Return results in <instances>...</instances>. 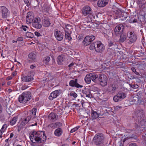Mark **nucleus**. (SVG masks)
<instances>
[{"mask_svg":"<svg viewBox=\"0 0 146 146\" xmlns=\"http://www.w3.org/2000/svg\"><path fill=\"white\" fill-rule=\"evenodd\" d=\"M28 57L32 59L33 61H35V60L36 56L35 54L33 52H32L28 55Z\"/></svg>","mask_w":146,"mask_h":146,"instance_id":"33","label":"nucleus"},{"mask_svg":"<svg viewBox=\"0 0 146 146\" xmlns=\"http://www.w3.org/2000/svg\"><path fill=\"white\" fill-rule=\"evenodd\" d=\"M65 58H64V56L63 55L59 56L57 58V62L58 64L59 65H62L63 64Z\"/></svg>","mask_w":146,"mask_h":146,"instance_id":"24","label":"nucleus"},{"mask_svg":"<svg viewBox=\"0 0 146 146\" xmlns=\"http://www.w3.org/2000/svg\"><path fill=\"white\" fill-rule=\"evenodd\" d=\"M138 122L140 123V126H146V120L144 119V118L141 119V120H138Z\"/></svg>","mask_w":146,"mask_h":146,"instance_id":"34","label":"nucleus"},{"mask_svg":"<svg viewBox=\"0 0 146 146\" xmlns=\"http://www.w3.org/2000/svg\"><path fill=\"white\" fill-rule=\"evenodd\" d=\"M109 1V0H98V6L99 7H103L108 4Z\"/></svg>","mask_w":146,"mask_h":146,"instance_id":"20","label":"nucleus"},{"mask_svg":"<svg viewBox=\"0 0 146 146\" xmlns=\"http://www.w3.org/2000/svg\"><path fill=\"white\" fill-rule=\"evenodd\" d=\"M123 26L121 24L116 26L115 28L114 34L116 36H118L122 33L123 29H124Z\"/></svg>","mask_w":146,"mask_h":146,"instance_id":"10","label":"nucleus"},{"mask_svg":"<svg viewBox=\"0 0 146 146\" xmlns=\"http://www.w3.org/2000/svg\"><path fill=\"white\" fill-rule=\"evenodd\" d=\"M74 63L73 62H72V63H71V64H70L69 65H68V66L69 67H70L72 66H73L74 65Z\"/></svg>","mask_w":146,"mask_h":146,"instance_id":"63","label":"nucleus"},{"mask_svg":"<svg viewBox=\"0 0 146 146\" xmlns=\"http://www.w3.org/2000/svg\"><path fill=\"white\" fill-rule=\"evenodd\" d=\"M120 37L119 40V41L120 42H124L127 38V36L125 34L122 33L120 35Z\"/></svg>","mask_w":146,"mask_h":146,"instance_id":"28","label":"nucleus"},{"mask_svg":"<svg viewBox=\"0 0 146 146\" xmlns=\"http://www.w3.org/2000/svg\"><path fill=\"white\" fill-rule=\"evenodd\" d=\"M95 36L91 35L86 36L83 41V43L86 46L90 44L91 42L95 40Z\"/></svg>","mask_w":146,"mask_h":146,"instance_id":"7","label":"nucleus"},{"mask_svg":"<svg viewBox=\"0 0 146 146\" xmlns=\"http://www.w3.org/2000/svg\"><path fill=\"white\" fill-rule=\"evenodd\" d=\"M114 53V52L113 50L111 51H110V50H108L107 54L108 55V56H110L112 55Z\"/></svg>","mask_w":146,"mask_h":146,"instance_id":"45","label":"nucleus"},{"mask_svg":"<svg viewBox=\"0 0 146 146\" xmlns=\"http://www.w3.org/2000/svg\"><path fill=\"white\" fill-rule=\"evenodd\" d=\"M108 45L109 47L114 46H115V43L113 41L109 40Z\"/></svg>","mask_w":146,"mask_h":146,"instance_id":"41","label":"nucleus"},{"mask_svg":"<svg viewBox=\"0 0 146 146\" xmlns=\"http://www.w3.org/2000/svg\"><path fill=\"white\" fill-rule=\"evenodd\" d=\"M127 17V15L126 13H121L119 17L122 20H125Z\"/></svg>","mask_w":146,"mask_h":146,"instance_id":"37","label":"nucleus"},{"mask_svg":"<svg viewBox=\"0 0 146 146\" xmlns=\"http://www.w3.org/2000/svg\"><path fill=\"white\" fill-rule=\"evenodd\" d=\"M48 117L50 120L56 119L57 117L56 114L54 113H51L48 115Z\"/></svg>","mask_w":146,"mask_h":146,"instance_id":"30","label":"nucleus"},{"mask_svg":"<svg viewBox=\"0 0 146 146\" xmlns=\"http://www.w3.org/2000/svg\"><path fill=\"white\" fill-rule=\"evenodd\" d=\"M90 50L94 49L95 51L98 53H102L105 49L104 45L100 41L95 42L92 43L90 46Z\"/></svg>","mask_w":146,"mask_h":146,"instance_id":"3","label":"nucleus"},{"mask_svg":"<svg viewBox=\"0 0 146 146\" xmlns=\"http://www.w3.org/2000/svg\"><path fill=\"white\" fill-rule=\"evenodd\" d=\"M131 70L132 71L134 72L135 74H136L137 75H139V72H137L135 68L134 67H132L131 68Z\"/></svg>","mask_w":146,"mask_h":146,"instance_id":"47","label":"nucleus"},{"mask_svg":"<svg viewBox=\"0 0 146 146\" xmlns=\"http://www.w3.org/2000/svg\"><path fill=\"white\" fill-rule=\"evenodd\" d=\"M54 35L58 40L61 41L63 39L64 35L60 31H55L54 33Z\"/></svg>","mask_w":146,"mask_h":146,"instance_id":"19","label":"nucleus"},{"mask_svg":"<svg viewBox=\"0 0 146 146\" xmlns=\"http://www.w3.org/2000/svg\"><path fill=\"white\" fill-rule=\"evenodd\" d=\"M84 94L85 95L86 97L89 98H91L93 97L90 92L88 90L87 91H86L84 93Z\"/></svg>","mask_w":146,"mask_h":146,"instance_id":"38","label":"nucleus"},{"mask_svg":"<svg viewBox=\"0 0 146 146\" xmlns=\"http://www.w3.org/2000/svg\"><path fill=\"white\" fill-rule=\"evenodd\" d=\"M117 94L120 100L124 98L126 96V94L125 93L121 92H119Z\"/></svg>","mask_w":146,"mask_h":146,"instance_id":"32","label":"nucleus"},{"mask_svg":"<svg viewBox=\"0 0 146 146\" xmlns=\"http://www.w3.org/2000/svg\"><path fill=\"white\" fill-rule=\"evenodd\" d=\"M92 111L91 114L92 119H94L98 118L99 117L98 114L96 111H94L93 110Z\"/></svg>","mask_w":146,"mask_h":146,"instance_id":"35","label":"nucleus"},{"mask_svg":"<svg viewBox=\"0 0 146 146\" xmlns=\"http://www.w3.org/2000/svg\"><path fill=\"white\" fill-rule=\"evenodd\" d=\"M37 109L36 108H33L30 111V116L32 117V119L35 118V115L36 114Z\"/></svg>","mask_w":146,"mask_h":146,"instance_id":"29","label":"nucleus"},{"mask_svg":"<svg viewBox=\"0 0 146 146\" xmlns=\"http://www.w3.org/2000/svg\"><path fill=\"white\" fill-rule=\"evenodd\" d=\"M143 138H144V139H146V132L145 133H143Z\"/></svg>","mask_w":146,"mask_h":146,"instance_id":"58","label":"nucleus"},{"mask_svg":"<svg viewBox=\"0 0 146 146\" xmlns=\"http://www.w3.org/2000/svg\"><path fill=\"white\" fill-rule=\"evenodd\" d=\"M31 118V117L30 116H28L24 120H23L21 122L20 125L19 127H20V129L23 127L25 125L29 122Z\"/></svg>","mask_w":146,"mask_h":146,"instance_id":"22","label":"nucleus"},{"mask_svg":"<svg viewBox=\"0 0 146 146\" xmlns=\"http://www.w3.org/2000/svg\"><path fill=\"white\" fill-rule=\"evenodd\" d=\"M130 86L134 89L137 88H138V86L137 84H132L131 85V84H130Z\"/></svg>","mask_w":146,"mask_h":146,"instance_id":"51","label":"nucleus"},{"mask_svg":"<svg viewBox=\"0 0 146 146\" xmlns=\"http://www.w3.org/2000/svg\"><path fill=\"white\" fill-rule=\"evenodd\" d=\"M78 79H76L74 80H70L69 83V85L72 87H76L77 88H82L83 86L79 84L78 82Z\"/></svg>","mask_w":146,"mask_h":146,"instance_id":"17","label":"nucleus"},{"mask_svg":"<svg viewBox=\"0 0 146 146\" xmlns=\"http://www.w3.org/2000/svg\"><path fill=\"white\" fill-rule=\"evenodd\" d=\"M79 128V127H74V128L72 129L70 131L71 133H73L75 132V131L77 130Z\"/></svg>","mask_w":146,"mask_h":146,"instance_id":"50","label":"nucleus"},{"mask_svg":"<svg viewBox=\"0 0 146 146\" xmlns=\"http://www.w3.org/2000/svg\"><path fill=\"white\" fill-rule=\"evenodd\" d=\"M50 60V57L49 56H46L44 58V63L47 64Z\"/></svg>","mask_w":146,"mask_h":146,"instance_id":"40","label":"nucleus"},{"mask_svg":"<svg viewBox=\"0 0 146 146\" xmlns=\"http://www.w3.org/2000/svg\"><path fill=\"white\" fill-rule=\"evenodd\" d=\"M144 139V141L143 142V144L144 145L146 146V139Z\"/></svg>","mask_w":146,"mask_h":146,"instance_id":"61","label":"nucleus"},{"mask_svg":"<svg viewBox=\"0 0 146 146\" xmlns=\"http://www.w3.org/2000/svg\"><path fill=\"white\" fill-rule=\"evenodd\" d=\"M17 40L18 41H22L23 40V38L22 37H19L17 38Z\"/></svg>","mask_w":146,"mask_h":146,"instance_id":"56","label":"nucleus"},{"mask_svg":"<svg viewBox=\"0 0 146 146\" xmlns=\"http://www.w3.org/2000/svg\"><path fill=\"white\" fill-rule=\"evenodd\" d=\"M61 91V90H58L53 92L51 93L50 95L49 96V99L50 100H52L54 98H56L59 95Z\"/></svg>","mask_w":146,"mask_h":146,"instance_id":"15","label":"nucleus"},{"mask_svg":"<svg viewBox=\"0 0 146 146\" xmlns=\"http://www.w3.org/2000/svg\"><path fill=\"white\" fill-rule=\"evenodd\" d=\"M62 123L60 122H56L50 124L48 126V127L55 129L56 127H60L62 126Z\"/></svg>","mask_w":146,"mask_h":146,"instance_id":"23","label":"nucleus"},{"mask_svg":"<svg viewBox=\"0 0 146 146\" xmlns=\"http://www.w3.org/2000/svg\"><path fill=\"white\" fill-rule=\"evenodd\" d=\"M33 35V34L29 32H27L26 33V36L27 37L31 38H32Z\"/></svg>","mask_w":146,"mask_h":146,"instance_id":"46","label":"nucleus"},{"mask_svg":"<svg viewBox=\"0 0 146 146\" xmlns=\"http://www.w3.org/2000/svg\"><path fill=\"white\" fill-rule=\"evenodd\" d=\"M40 22L41 20L39 17L35 18L32 23V25L33 27L37 29H40L42 27Z\"/></svg>","mask_w":146,"mask_h":146,"instance_id":"8","label":"nucleus"},{"mask_svg":"<svg viewBox=\"0 0 146 146\" xmlns=\"http://www.w3.org/2000/svg\"><path fill=\"white\" fill-rule=\"evenodd\" d=\"M62 130L60 128H58L56 129L54 132V134L55 136L59 137L60 136L62 133Z\"/></svg>","mask_w":146,"mask_h":146,"instance_id":"26","label":"nucleus"},{"mask_svg":"<svg viewBox=\"0 0 146 146\" xmlns=\"http://www.w3.org/2000/svg\"><path fill=\"white\" fill-rule=\"evenodd\" d=\"M119 146H123V144L122 143L121 141L119 142Z\"/></svg>","mask_w":146,"mask_h":146,"instance_id":"62","label":"nucleus"},{"mask_svg":"<svg viewBox=\"0 0 146 146\" xmlns=\"http://www.w3.org/2000/svg\"><path fill=\"white\" fill-rule=\"evenodd\" d=\"M9 11L7 9L3 6L0 7V12L1 13L3 18H6L9 14Z\"/></svg>","mask_w":146,"mask_h":146,"instance_id":"11","label":"nucleus"},{"mask_svg":"<svg viewBox=\"0 0 146 146\" xmlns=\"http://www.w3.org/2000/svg\"><path fill=\"white\" fill-rule=\"evenodd\" d=\"M117 87L114 84H111L109 85L107 91L110 94H112L114 93L115 92Z\"/></svg>","mask_w":146,"mask_h":146,"instance_id":"12","label":"nucleus"},{"mask_svg":"<svg viewBox=\"0 0 146 146\" xmlns=\"http://www.w3.org/2000/svg\"><path fill=\"white\" fill-rule=\"evenodd\" d=\"M35 67V66H34L33 65H31L30 66V68L32 69H34Z\"/></svg>","mask_w":146,"mask_h":146,"instance_id":"64","label":"nucleus"},{"mask_svg":"<svg viewBox=\"0 0 146 146\" xmlns=\"http://www.w3.org/2000/svg\"><path fill=\"white\" fill-rule=\"evenodd\" d=\"M72 33L71 31L68 32H65V38L66 39L68 40L69 41H71L72 38L71 36V34Z\"/></svg>","mask_w":146,"mask_h":146,"instance_id":"27","label":"nucleus"},{"mask_svg":"<svg viewBox=\"0 0 146 146\" xmlns=\"http://www.w3.org/2000/svg\"><path fill=\"white\" fill-rule=\"evenodd\" d=\"M35 35L37 36H41V35L40 33L39 32L36 31L35 32Z\"/></svg>","mask_w":146,"mask_h":146,"instance_id":"55","label":"nucleus"},{"mask_svg":"<svg viewBox=\"0 0 146 146\" xmlns=\"http://www.w3.org/2000/svg\"><path fill=\"white\" fill-rule=\"evenodd\" d=\"M70 95L71 96H73L74 98H76L77 97V94L74 92H71L70 94Z\"/></svg>","mask_w":146,"mask_h":146,"instance_id":"44","label":"nucleus"},{"mask_svg":"<svg viewBox=\"0 0 146 146\" xmlns=\"http://www.w3.org/2000/svg\"><path fill=\"white\" fill-rule=\"evenodd\" d=\"M17 118L16 117H14L10 122V124L11 125H14L17 121Z\"/></svg>","mask_w":146,"mask_h":146,"instance_id":"39","label":"nucleus"},{"mask_svg":"<svg viewBox=\"0 0 146 146\" xmlns=\"http://www.w3.org/2000/svg\"><path fill=\"white\" fill-rule=\"evenodd\" d=\"M31 141L32 142L31 144L32 146H42V145H38V143H42L46 141V137L45 133L42 131H38L36 132L33 131L32 133L29 136Z\"/></svg>","mask_w":146,"mask_h":146,"instance_id":"1","label":"nucleus"},{"mask_svg":"<svg viewBox=\"0 0 146 146\" xmlns=\"http://www.w3.org/2000/svg\"><path fill=\"white\" fill-rule=\"evenodd\" d=\"M90 76L91 78L92 81L95 83L97 82L98 78L99 75H96L93 73H90Z\"/></svg>","mask_w":146,"mask_h":146,"instance_id":"25","label":"nucleus"},{"mask_svg":"<svg viewBox=\"0 0 146 146\" xmlns=\"http://www.w3.org/2000/svg\"><path fill=\"white\" fill-rule=\"evenodd\" d=\"M43 26L45 27H48L50 25L51 23L50 19L46 17H45L42 21Z\"/></svg>","mask_w":146,"mask_h":146,"instance_id":"21","label":"nucleus"},{"mask_svg":"<svg viewBox=\"0 0 146 146\" xmlns=\"http://www.w3.org/2000/svg\"><path fill=\"white\" fill-rule=\"evenodd\" d=\"M139 96L137 95H133L130 99V102L131 104H138L140 103V100H139Z\"/></svg>","mask_w":146,"mask_h":146,"instance_id":"13","label":"nucleus"},{"mask_svg":"<svg viewBox=\"0 0 146 146\" xmlns=\"http://www.w3.org/2000/svg\"><path fill=\"white\" fill-rule=\"evenodd\" d=\"M137 19L134 18V19L132 21V23H137Z\"/></svg>","mask_w":146,"mask_h":146,"instance_id":"57","label":"nucleus"},{"mask_svg":"<svg viewBox=\"0 0 146 146\" xmlns=\"http://www.w3.org/2000/svg\"><path fill=\"white\" fill-rule=\"evenodd\" d=\"M21 28L23 29V30L26 31H27L26 29L25 28V27H24V25H22L21 27Z\"/></svg>","mask_w":146,"mask_h":146,"instance_id":"60","label":"nucleus"},{"mask_svg":"<svg viewBox=\"0 0 146 146\" xmlns=\"http://www.w3.org/2000/svg\"><path fill=\"white\" fill-rule=\"evenodd\" d=\"M28 86H27L26 85H24L21 88V90H24L28 88Z\"/></svg>","mask_w":146,"mask_h":146,"instance_id":"54","label":"nucleus"},{"mask_svg":"<svg viewBox=\"0 0 146 146\" xmlns=\"http://www.w3.org/2000/svg\"><path fill=\"white\" fill-rule=\"evenodd\" d=\"M85 80L86 83L88 84H89L90 83L92 80L90 76V74H87L85 78Z\"/></svg>","mask_w":146,"mask_h":146,"instance_id":"31","label":"nucleus"},{"mask_svg":"<svg viewBox=\"0 0 146 146\" xmlns=\"http://www.w3.org/2000/svg\"><path fill=\"white\" fill-rule=\"evenodd\" d=\"M35 19L33 14L30 12L28 13L26 18L27 23L30 24L33 23Z\"/></svg>","mask_w":146,"mask_h":146,"instance_id":"14","label":"nucleus"},{"mask_svg":"<svg viewBox=\"0 0 146 146\" xmlns=\"http://www.w3.org/2000/svg\"><path fill=\"white\" fill-rule=\"evenodd\" d=\"M145 0H137V3L139 5L143 4L144 5Z\"/></svg>","mask_w":146,"mask_h":146,"instance_id":"49","label":"nucleus"},{"mask_svg":"<svg viewBox=\"0 0 146 146\" xmlns=\"http://www.w3.org/2000/svg\"><path fill=\"white\" fill-rule=\"evenodd\" d=\"M105 139V135L102 133L96 134L92 140L93 144L96 146H102L104 143Z\"/></svg>","mask_w":146,"mask_h":146,"instance_id":"2","label":"nucleus"},{"mask_svg":"<svg viewBox=\"0 0 146 146\" xmlns=\"http://www.w3.org/2000/svg\"><path fill=\"white\" fill-rule=\"evenodd\" d=\"M113 100L116 102H117L118 101L120 100V99L119 98V96H118L117 94L114 96L113 98Z\"/></svg>","mask_w":146,"mask_h":146,"instance_id":"42","label":"nucleus"},{"mask_svg":"<svg viewBox=\"0 0 146 146\" xmlns=\"http://www.w3.org/2000/svg\"><path fill=\"white\" fill-rule=\"evenodd\" d=\"M129 146H137L136 144L135 143H131Z\"/></svg>","mask_w":146,"mask_h":146,"instance_id":"59","label":"nucleus"},{"mask_svg":"<svg viewBox=\"0 0 146 146\" xmlns=\"http://www.w3.org/2000/svg\"><path fill=\"white\" fill-rule=\"evenodd\" d=\"M7 127V126L6 124H4L2 126V128L0 130V132L3 133L5 131V130Z\"/></svg>","mask_w":146,"mask_h":146,"instance_id":"43","label":"nucleus"},{"mask_svg":"<svg viewBox=\"0 0 146 146\" xmlns=\"http://www.w3.org/2000/svg\"><path fill=\"white\" fill-rule=\"evenodd\" d=\"M98 80L100 82V85L102 86H105L107 85L108 78L105 75L99 74Z\"/></svg>","mask_w":146,"mask_h":146,"instance_id":"6","label":"nucleus"},{"mask_svg":"<svg viewBox=\"0 0 146 146\" xmlns=\"http://www.w3.org/2000/svg\"><path fill=\"white\" fill-rule=\"evenodd\" d=\"M130 19L128 20V21L129 23H132V21L134 19V17L133 16H131L129 17Z\"/></svg>","mask_w":146,"mask_h":146,"instance_id":"52","label":"nucleus"},{"mask_svg":"<svg viewBox=\"0 0 146 146\" xmlns=\"http://www.w3.org/2000/svg\"><path fill=\"white\" fill-rule=\"evenodd\" d=\"M31 94L30 92H23L19 97V101L21 103H26L31 98Z\"/></svg>","mask_w":146,"mask_h":146,"instance_id":"5","label":"nucleus"},{"mask_svg":"<svg viewBox=\"0 0 146 146\" xmlns=\"http://www.w3.org/2000/svg\"><path fill=\"white\" fill-rule=\"evenodd\" d=\"M82 11L84 16H87L88 18L90 19V21L94 20L95 16L92 15V10L90 7L88 5L84 6L82 9Z\"/></svg>","mask_w":146,"mask_h":146,"instance_id":"4","label":"nucleus"},{"mask_svg":"<svg viewBox=\"0 0 146 146\" xmlns=\"http://www.w3.org/2000/svg\"><path fill=\"white\" fill-rule=\"evenodd\" d=\"M127 36L129 38V40L131 42H135L137 39V36L132 32H130L129 33H127Z\"/></svg>","mask_w":146,"mask_h":146,"instance_id":"16","label":"nucleus"},{"mask_svg":"<svg viewBox=\"0 0 146 146\" xmlns=\"http://www.w3.org/2000/svg\"><path fill=\"white\" fill-rule=\"evenodd\" d=\"M135 114L138 120H141V119L144 118V111L142 109H139L136 110L135 112Z\"/></svg>","mask_w":146,"mask_h":146,"instance_id":"9","label":"nucleus"},{"mask_svg":"<svg viewBox=\"0 0 146 146\" xmlns=\"http://www.w3.org/2000/svg\"><path fill=\"white\" fill-rule=\"evenodd\" d=\"M44 74L45 77H50L52 76V75L50 73H48L46 72H45Z\"/></svg>","mask_w":146,"mask_h":146,"instance_id":"48","label":"nucleus"},{"mask_svg":"<svg viewBox=\"0 0 146 146\" xmlns=\"http://www.w3.org/2000/svg\"><path fill=\"white\" fill-rule=\"evenodd\" d=\"M21 79L22 81L27 82H31L33 80V78L31 74L24 76Z\"/></svg>","mask_w":146,"mask_h":146,"instance_id":"18","label":"nucleus"},{"mask_svg":"<svg viewBox=\"0 0 146 146\" xmlns=\"http://www.w3.org/2000/svg\"><path fill=\"white\" fill-rule=\"evenodd\" d=\"M25 3L26 4V5L28 7L30 5L29 2L28 0H24Z\"/></svg>","mask_w":146,"mask_h":146,"instance_id":"53","label":"nucleus"},{"mask_svg":"<svg viewBox=\"0 0 146 146\" xmlns=\"http://www.w3.org/2000/svg\"><path fill=\"white\" fill-rule=\"evenodd\" d=\"M72 29V27L70 25L67 24L65 25V27L64 28L65 32H68L71 31L70 30Z\"/></svg>","mask_w":146,"mask_h":146,"instance_id":"36","label":"nucleus"}]
</instances>
